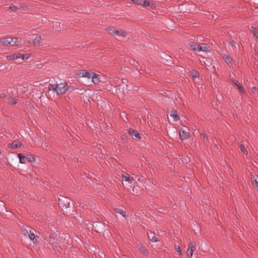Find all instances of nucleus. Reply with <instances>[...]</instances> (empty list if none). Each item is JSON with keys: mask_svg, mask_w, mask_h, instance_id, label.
I'll list each match as a JSON object with an SVG mask.
<instances>
[{"mask_svg": "<svg viewBox=\"0 0 258 258\" xmlns=\"http://www.w3.org/2000/svg\"><path fill=\"white\" fill-rule=\"evenodd\" d=\"M56 94L58 95L65 94L68 91V85L66 82L60 83L56 85Z\"/></svg>", "mask_w": 258, "mask_h": 258, "instance_id": "f257e3e1", "label": "nucleus"}, {"mask_svg": "<svg viewBox=\"0 0 258 258\" xmlns=\"http://www.w3.org/2000/svg\"><path fill=\"white\" fill-rule=\"evenodd\" d=\"M70 200L67 198L61 196L58 198V205L62 209H67L70 207Z\"/></svg>", "mask_w": 258, "mask_h": 258, "instance_id": "f03ea898", "label": "nucleus"}, {"mask_svg": "<svg viewBox=\"0 0 258 258\" xmlns=\"http://www.w3.org/2000/svg\"><path fill=\"white\" fill-rule=\"evenodd\" d=\"M196 249V244L194 242L189 243L187 249V256L189 258H192L193 252Z\"/></svg>", "mask_w": 258, "mask_h": 258, "instance_id": "7ed1b4c3", "label": "nucleus"}, {"mask_svg": "<svg viewBox=\"0 0 258 258\" xmlns=\"http://www.w3.org/2000/svg\"><path fill=\"white\" fill-rule=\"evenodd\" d=\"M179 135L182 140H186L189 138V133L185 129L181 128L179 131Z\"/></svg>", "mask_w": 258, "mask_h": 258, "instance_id": "20e7f679", "label": "nucleus"}, {"mask_svg": "<svg viewBox=\"0 0 258 258\" xmlns=\"http://www.w3.org/2000/svg\"><path fill=\"white\" fill-rule=\"evenodd\" d=\"M92 74L89 73L85 70H82L80 72L79 76L83 78H86L87 79H90L91 77H92Z\"/></svg>", "mask_w": 258, "mask_h": 258, "instance_id": "39448f33", "label": "nucleus"}, {"mask_svg": "<svg viewBox=\"0 0 258 258\" xmlns=\"http://www.w3.org/2000/svg\"><path fill=\"white\" fill-rule=\"evenodd\" d=\"M128 133L133 138H135L138 140H140L141 138V137L140 136L139 133H138V132H137L136 131L134 130L132 128H129L128 130Z\"/></svg>", "mask_w": 258, "mask_h": 258, "instance_id": "423d86ee", "label": "nucleus"}, {"mask_svg": "<svg viewBox=\"0 0 258 258\" xmlns=\"http://www.w3.org/2000/svg\"><path fill=\"white\" fill-rule=\"evenodd\" d=\"M9 45L14 46L18 45L21 43V41L18 40L17 38H10L9 37Z\"/></svg>", "mask_w": 258, "mask_h": 258, "instance_id": "0eeeda50", "label": "nucleus"}, {"mask_svg": "<svg viewBox=\"0 0 258 258\" xmlns=\"http://www.w3.org/2000/svg\"><path fill=\"white\" fill-rule=\"evenodd\" d=\"M21 146V143H20L18 142H16V141H14L12 143L10 144L9 145L8 147L12 149H17L19 147H20Z\"/></svg>", "mask_w": 258, "mask_h": 258, "instance_id": "6e6552de", "label": "nucleus"}, {"mask_svg": "<svg viewBox=\"0 0 258 258\" xmlns=\"http://www.w3.org/2000/svg\"><path fill=\"white\" fill-rule=\"evenodd\" d=\"M90 79H91L92 81L94 84H98L100 82V78L99 77V76L94 73L92 74V77H91Z\"/></svg>", "mask_w": 258, "mask_h": 258, "instance_id": "1a4fd4ad", "label": "nucleus"}, {"mask_svg": "<svg viewBox=\"0 0 258 258\" xmlns=\"http://www.w3.org/2000/svg\"><path fill=\"white\" fill-rule=\"evenodd\" d=\"M115 35H116L117 36H121L122 37H125L126 36L127 33L125 31H124L123 30H116Z\"/></svg>", "mask_w": 258, "mask_h": 258, "instance_id": "9d476101", "label": "nucleus"}, {"mask_svg": "<svg viewBox=\"0 0 258 258\" xmlns=\"http://www.w3.org/2000/svg\"><path fill=\"white\" fill-rule=\"evenodd\" d=\"M122 180L123 181L128 182L129 183H132L134 180L133 177H130L128 176L122 175Z\"/></svg>", "mask_w": 258, "mask_h": 258, "instance_id": "9b49d317", "label": "nucleus"}, {"mask_svg": "<svg viewBox=\"0 0 258 258\" xmlns=\"http://www.w3.org/2000/svg\"><path fill=\"white\" fill-rule=\"evenodd\" d=\"M115 212L116 213H117L118 214H119L120 215H121L122 217H123L125 219L127 218V216L126 215V213L125 211L121 210V209L116 208L115 209Z\"/></svg>", "mask_w": 258, "mask_h": 258, "instance_id": "f8f14e48", "label": "nucleus"}, {"mask_svg": "<svg viewBox=\"0 0 258 258\" xmlns=\"http://www.w3.org/2000/svg\"><path fill=\"white\" fill-rule=\"evenodd\" d=\"M170 116L173 118L174 121H177L180 119L179 116L176 113L175 111H171Z\"/></svg>", "mask_w": 258, "mask_h": 258, "instance_id": "ddd939ff", "label": "nucleus"}, {"mask_svg": "<svg viewBox=\"0 0 258 258\" xmlns=\"http://www.w3.org/2000/svg\"><path fill=\"white\" fill-rule=\"evenodd\" d=\"M0 43L6 46L9 45V37L1 39L0 40Z\"/></svg>", "mask_w": 258, "mask_h": 258, "instance_id": "4468645a", "label": "nucleus"}, {"mask_svg": "<svg viewBox=\"0 0 258 258\" xmlns=\"http://www.w3.org/2000/svg\"><path fill=\"white\" fill-rule=\"evenodd\" d=\"M48 90L49 91H52L56 93V90H57L56 85H55L54 84H49L48 85Z\"/></svg>", "mask_w": 258, "mask_h": 258, "instance_id": "2eb2a0df", "label": "nucleus"}, {"mask_svg": "<svg viewBox=\"0 0 258 258\" xmlns=\"http://www.w3.org/2000/svg\"><path fill=\"white\" fill-rule=\"evenodd\" d=\"M223 58L224 59V60L227 62V63H231V61H232V59L227 54H223Z\"/></svg>", "mask_w": 258, "mask_h": 258, "instance_id": "dca6fc26", "label": "nucleus"}, {"mask_svg": "<svg viewBox=\"0 0 258 258\" xmlns=\"http://www.w3.org/2000/svg\"><path fill=\"white\" fill-rule=\"evenodd\" d=\"M41 40V37H36L34 40H33V44L34 45H38L39 44V43H40V41Z\"/></svg>", "mask_w": 258, "mask_h": 258, "instance_id": "f3484780", "label": "nucleus"}, {"mask_svg": "<svg viewBox=\"0 0 258 258\" xmlns=\"http://www.w3.org/2000/svg\"><path fill=\"white\" fill-rule=\"evenodd\" d=\"M18 157L19 158L20 163L21 164H24L25 157L21 153H20L18 154Z\"/></svg>", "mask_w": 258, "mask_h": 258, "instance_id": "a211bd4d", "label": "nucleus"}, {"mask_svg": "<svg viewBox=\"0 0 258 258\" xmlns=\"http://www.w3.org/2000/svg\"><path fill=\"white\" fill-rule=\"evenodd\" d=\"M127 85L123 82H122L120 84V86H119V89H121L122 90V91H124V89H125L126 90H127Z\"/></svg>", "mask_w": 258, "mask_h": 258, "instance_id": "6ab92c4d", "label": "nucleus"}, {"mask_svg": "<svg viewBox=\"0 0 258 258\" xmlns=\"http://www.w3.org/2000/svg\"><path fill=\"white\" fill-rule=\"evenodd\" d=\"M189 46L191 48V49L194 51L196 50V47H197L198 45L195 44L194 42H190L189 43Z\"/></svg>", "mask_w": 258, "mask_h": 258, "instance_id": "aec40b11", "label": "nucleus"}, {"mask_svg": "<svg viewBox=\"0 0 258 258\" xmlns=\"http://www.w3.org/2000/svg\"><path fill=\"white\" fill-rule=\"evenodd\" d=\"M202 46H203V50L202 51H204V52H206V53L210 52V50H209V47L206 46L205 44H202Z\"/></svg>", "mask_w": 258, "mask_h": 258, "instance_id": "412c9836", "label": "nucleus"}, {"mask_svg": "<svg viewBox=\"0 0 258 258\" xmlns=\"http://www.w3.org/2000/svg\"><path fill=\"white\" fill-rule=\"evenodd\" d=\"M29 237L31 240L34 241L35 238V235L33 231H30V233L29 234ZM33 242L34 243V241H33Z\"/></svg>", "mask_w": 258, "mask_h": 258, "instance_id": "4be33fe9", "label": "nucleus"}, {"mask_svg": "<svg viewBox=\"0 0 258 258\" xmlns=\"http://www.w3.org/2000/svg\"><path fill=\"white\" fill-rule=\"evenodd\" d=\"M106 30L111 34L115 35L116 30L113 28H107Z\"/></svg>", "mask_w": 258, "mask_h": 258, "instance_id": "5701e85b", "label": "nucleus"}, {"mask_svg": "<svg viewBox=\"0 0 258 258\" xmlns=\"http://www.w3.org/2000/svg\"><path fill=\"white\" fill-rule=\"evenodd\" d=\"M27 159L31 163H33L35 161V158L32 155L28 156Z\"/></svg>", "mask_w": 258, "mask_h": 258, "instance_id": "b1692460", "label": "nucleus"}, {"mask_svg": "<svg viewBox=\"0 0 258 258\" xmlns=\"http://www.w3.org/2000/svg\"><path fill=\"white\" fill-rule=\"evenodd\" d=\"M7 58L8 60H15L17 59V57H15V54L7 55Z\"/></svg>", "mask_w": 258, "mask_h": 258, "instance_id": "393cba45", "label": "nucleus"}, {"mask_svg": "<svg viewBox=\"0 0 258 258\" xmlns=\"http://www.w3.org/2000/svg\"><path fill=\"white\" fill-rule=\"evenodd\" d=\"M142 6L144 7H150V3L149 2L143 0V3H142Z\"/></svg>", "mask_w": 258, "mask_h": 258, "instance_id": "a878e982", "label": "nucleus"}, {"mask_svg": "<svg viewBox=\"0 0 258 258\" xmlns=\"http://www.w3.org/2000/svg\"><path fill=\"white\" fill-rule=\"evenodd\" d=\"M190 73H191L192 76L194 78H199V75L197 74V73L195 71L192 70V71H191Z\"/></svg>", "mask_w": 258, "mask_h": 258, "instance_id": "bb28decb", "label": "nucleus"}, {"mask_svg": "<svg viewBox=\"0 0 258 258\" xmlns=\"http://www.w3.org/2000/svg\"><path fill=\"white\" fill-rule=\"evenodd\" d=\"M140 250L144 254H148L147 250L144 246H141L140 247Z\"/></svg>", "mask_w": 258, "mask_h": 258, "instance_id": "cd10ccee", "label": "nucleus"}, {"mask_svg": "<svg viewBox=\"0 0 258 258\" xmlns=\"http://www.w3.org/2000/svg\"><path fill=\"white\" fill-rule=\"evenodd\" d=\"M30 57V54H27V56H25V54H22V57L21 59L23 60H27Z\"/></svg>", "mask_w": 258, "mask_h": 258, "instance_id": "c85d7f7f", "label": "nucleus"}, {"mask_svg": "<svg viewBox=\"0 0 258 258\" xmlns=\"http://www.w3.org/2000/svg\"><path fill=\"white\" fill-rule=\"evenodd\" d=\"M9 9L13 11H16L18 9V8L16 6L12 5L9 7Z\"/></svg>", "mask_w": 258, "mask_h": 258, "instance_id": "c756f323", "label": "nucleus"}, {"mask_svg": "<svg viewBox=\"0 0 258 258\" xmlns=\"http://www.w3.org/2000/svg\"><path fill=\"white\" fill-rule=\"evenodd\" d=\"M252 33L255 37L257 38L258 37V29L254 28V30H253Z\"/></svg>", "mask_w": 258, "mask_h": 258, "instance_id": "7c9ffc66", "label": "nucleus"}, {"mask_svg": "<svg viewBox=\"0 0 258 258\" xmlns=\"http://www.w3.org/2000/svg\"><path fill=\"white\" fill-rule=\"evenodd\" d=\"M203 50V46L202 45H198L197 47H196V49L195 51L198 52L202 51Z\"/></svg>", "mask_w": 258, "mask_h": 258, "instance_id": "2f4dec72", "label": "nucleus"}, {"mask_svg": "<svg viewBox=\"0 0 258 258\" xmlns=\"http://www.w3.org/2000/svg\"><path fill=\"white\" fill-rule=\"evenodd\" d=\"M229 43L232 47H236V43L233 40H230Z\"/></svg>", "mask_w": 258, "mask_h": 258, "instance_id": "473e14b6", "label": "nucleus"}, {"mask_svg": "<svg viewBox=\"0 0 258 258\" xmlns=\"http://www.w3.org/2000/svg\"><path fill=\"white\" fill-rule=\"evenodd\" d=\"M143 0H134V3L137 5H140L142 6Z\"/></svg>", "mask_w": 258, "mask_h": 258, "instance_id": "72a5a7b5", "label": "nucleus"}, {"mask_svg": "<svg viewBox=\"0 0 258 258\" xmlns=\"http://www.w3.org/2000/svg\"><path fill=\"white\" fill-rule=\"evenodd\" d=\"M176 250L177 252L178 253H179V255H181L182 254L181 249V248L179 246H178L176 247Z\"/></svg>", "mask_w": 258, "mask_h": 258, "instance_id": "f704fd0d", "label": "nucleus"}, {"mask_svg": "<svg viewBox=\"0 0 258 258\" xmlns=\"http://www.w3.org/2000/svg\"><path fill=\"white\" fill-rule=\"evenodd\" d=\"M151 241L153 242H155L158 241V239L156 236H153L151 239Z\"/></svg>", "mask_w": 258, "mask_h": 258, "instance_id": "c9c22d12", "label": "nucleus"}, {"mask_svg": "<svg viewBox=\"0 0 258 258\" xmlns=\"http://www.w3.org/2000/svg\"><path fill=\"white\" fill-rule=\"evenodd\" d=\"M10 102L13 104H15L17 103V101L16 99H15L14 98H11V100H10Z\"/></svg>", "mask_w": 258, "mask_h": 258, "instance_id": "e433bc0d", "label": "nucleus"}, {"mask_svg": "<svg viewBox=\"0 0 258 258\" xmlns=\"http://www.w3.org/2000/svg\"><path fill=\"white\" fill-rule=\"evenodd\" d=\"M48 241H49V243L52 245H55V244H56V242L55 241V240H53L52 239L48 240Z\"/></svg>", "mask_w": 258, "mask_h": 258, "instance_id": "4c0bfd02", "label": "nucleus"}, {"mask_svg": "<svg viewBox=\"0 0 258 258\" xmlns=\"http://www.w3.org/2000/svg\"><path fill=\"white\" fill-rule=\"evenodd\" d=\"M15 57H17V59L18 58H21L22 54L21 53H16L15 54Z\"/></svg>", "mask_w": 258, "mask_h": 258, "instance_id": "58836bf2", "label": "nucleus"}, {"mask_svg": "<svg viewBox=\"0 0 258 258\" xmlns=\"http://www.w3.org/2000/svg\"><path fill=\"white\" fill-rule=\"evenodd\" d=\"M252 183L254 186L258 187V181H257L256 179L252 181Z\"/></svg>", "mask_w": 258, "mask_h": 258, "instance_id": "ea45409f", "label": "nucleus"}, {"mask_svg": "<svg viewBox=\"0 0 258 258\" xmlns=\"http://www.w3.org/2000/svg\"><path fill=\"white\" fill-rule=\"evenodd\" d=\"M238 89H239V90L241 93H244V89H243V88L241 86H239V87H238Z\"/></svg>", "mask_w": 258, "mask_h": 258, "instance_id": "a19ab883", "label": "nucleus"}, {"mask_svg": "<svg viewBox=\"0 0 258 258\" xmlns=\"http://www.w3.org/2000/svg\"><path fill=\"white\" fill-rule=\"evenodd\" d=\"M240 149L244 153H247V151L245 150L244 147L242 145L240 146Z\"/></svg>", "mask_w": 258, "mask_h": 258, "instance_id": "79ce46f5", "label": "nucleus"}, {"mask_svg": "<svg viewBox=\"0 0 258 258\" xmlns=\"http://www.w3.org/2000/svg\"><path fill=\"white\" fill-rule=\"evenodd\" d=\"M51 239H52L53 240H55V237L53 234H51V235H49V240Z\"/></svg>", "mask_w": 258, "mask_h": 258, "instance_id": "37998d69", "label": "nucleus"}, {"mask_svg": "<svg viewBox=\"0 0 258 258\" xmlns=\"http://www.w3.org/2000/svg\"><path fill=\"white\" fill-rule=\"evenodd\" d=\"M252 91L253 92H256L257 91V89L256 87H252Z\"/></svg>", "mask_w": 258, "mask_h": 258, "instance_id": "c03bdc74", "label": "nucleus"}, {"mask_svg": "<svg viewBox=\"0 0 258 258\" xmlns=\"http://www.w3.org/2000/svg\"><path fill=\"white\" fill-rule=\"evenodd\" d=\"M235 85L238 88L239 86H241L238 82H234Z\"/></svg>", "mask_w": 258, "mask_h": 258, "instance_id": "a18cd8bd", "label": "nucleus"}, {"mask_svg": "<svg viewBox=\"0 0 258 258\" xmlns=\"http://www.w3.org/2000/svg\"><path fill=\"white\" fill-rule=\"evenodd\" d=\"M59 25H60V23H58V22H56V23H54V26L57 27L58 25L59 26Z\"/></svg>", "mask_w": 258, "mask_h": 258, "instance_id": "49530a36", "label": "nucleus"}, {"mask_svg": "<svg viewBox=\"0 0 258 258\" xmlns=\"http://www.w3.org/2000/svg\"><path fill=\"white\" fill-rule=\"evenodd\" d=\"M56 30H57V31H59V30H60V29H59L58 28H56Z\"/></svg>", "mask_w": 258, "mask_h": 258, "instance_id": "de8ad7c7", "label": "nucleus"}, {"mask_svg": "<svg viewBox=\"0 0 258 258\" xmlns=\"http://www.w3.org/2000/svg\"><path fill=\"white\" fill-rule=\"evenodd\" d=\"M204 137L205 138H207V136H206V135H204Z\"/></svg>", "mask_w": 258, "mask_h": 258, "instance_id": "09e8293b", "label": "nucleus"}, {"mask_svg": "<svg viewBox=\"0 0 258 258\" xmlns=\"http://www.w3.org/2000/svg\"><path fill=\"white\" fill-rule=\"evenodd\" d=\"M256 54H257V55H258V49H257V51H256Z\"/></svg>", "mask_w": 258, "mask_h": 258, "instance_id": "8fccbe9b", "label": "nucleus"}, {"mask_svg": "<svg viewBox=\"0 0 258 258\" xmlns=\"http://www.w3.org/2000/svg\"><path fill=\"white\" fill-rule=\"evenodd\" d=\"M0 97H2V98L3 97V96H2V95H1V94L0 95Z\"/></svg>", "mask_w": 258, "mask_h": 258, "instance_id": "3c124183", "label": "nucleus"}]
</instances>
